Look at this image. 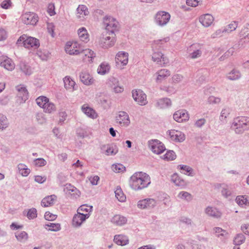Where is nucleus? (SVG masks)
Listing matches in <instances>:
<instances>
[{"instance_id":"f257e3e1","label":"nucleus","mask_w":249,"mask_h":249,"mask_svg":"<svg viewBox=\"0 0 249 249\" xmlns=\"http://www.w3.org/2000/svg\"><path fill=\"white\" fill-rule=\"evenodd\" d=\"M150 183V177L146 173L137 172L130 178V184L131 187L135 190L144 188Z\"/></svg>"},{"instance_id":"f03ea898","label":"nucleus","mask_w":249,"mask_h":249,"mask_svg":"<svg viewBox=\"0 0 249 249\" xmlns=\"http://www.w3.org/2000/svg\"><path fill=\"white\" fill-rule=\"evenodd\" d=\"M232 127L236 132L249 129V117L246 116L238 117L234 120Z\"/></svg>"},{"instance_id":"7ed1b4c3","label":"nucleus","mask_w":249,"mask_h":249,"mask_svg":"<svg viewBox=\"0 0 249 249\" xmlns=\"http://www.w3.org/2000/svg\"><path fill=\"white\" fill-rule=\"evenodd\" d=\"M116 35L114 33L105 32L100 38L99 44L103 48H109L115 44Z\"/></svg>"},{"instance_id":"20e7f679","label":"nucleus","mask_w":249,"mask_h":249,"mask_svg":"<svg viewBox=\"0 0 249 249\" xmlns=\"http://www.w3.org/2000/svg\"><path fill=\"white\" fill-rule=\"evenodd\" d=\"M18 43L23 44L24 47L27 48H37L39 47V41L36 38L28 36L26 35L21 36L18 40Z\"/></svg>"},{"instance_id":"39448f33","label":"nucleus","mask_w":249,"mask_h":249,"mask_svg":"<svg viewBox=\"0 0 249 249\" xmlns=\"http://www.w3.org/2000/svg\"><path fill=\"white\" fill-rule=\"evenodd\" d=\"M170 14L164 11H160L155 15L154 20L155 23L160 26L166 25L170 21Z\"/></svg>"},{"instance_id":"423d86ee","label":"nucleus","mask_w":249,"mask_h":249,"mask_svg":"<svg viewBox=\"0 0 249 249\" xmlns=\"http://www.w3.org/2000/svg\"><path fill=\"white\" fill-rule=\"evenodd\" d=\"M81 45L77 41H68L65 47L66 53L70 55H78L81 53Z\"/></svg>"},{"instance_id":"0eeeda50","label":"nucleus","mask_w":249,"mask_h":249,"mask_svg":"<svg viewBox=\"0 0 249 249\" xmlns=\"http://www.w3.org/2000/svg\"><path fill=\"white\" fill-rule=\"evenodd\" d=\"M21 19L26 24L35 25L38 21V17L34 12H26L21 15Z\"/></svg>"},{"instance_id":"6e6552de","label":"nucleus","mask_w":249,"mask_h":249,"mask_svg":"<svg viewBox=\"0 0 249 249\" xmlns=\"http://www.w3.org/2000/svg\"><path fill=\"white\" fill-rule=\"evenodd\" d=\"M128 62V54L127 53L121 51L119 52L115 57V62L116 66L123 69L124 66L127 65Z\"/></svg>"},{"instance_id":"1a4fd4ad","label":"nucleus","mask_w":249,"mask_h":249,"mask_svg":"<svg viewBox=\"0 0 249 249\" xmlns=\"http://www.w3.org/2000/svg\"><path fill=\"white\" fill-rule=\"evenodd\" d=\"M104 24L106 25V31L114 33L117 30L118 22L113 18L108 17L104 18Z\"/></svg>"},{"instance_id":"9d476101","label":"nucleus","mask_w":249,"mask_h":249,"mask_svg":"<svg viewBox=\"0 0 249 249\" xmlns=\"http://www.w3.org/2000/svg\"><path fill=\"white\" fill-rule=\"evenodd\" d=\"M149 144L152 151L156 154H161L165 149L164 144L158 140L151 141Z\"/></svg>"},{"instance_id":"9b49d317","label":"nucleus","mask_w":249,"mask_h":249,"mask_svg":"<svg viewBox=\"0 0 249 249\" xmlns=\"http://www.w3.org/2000/svg\"><path fill=\"white\" fill-rule=\"evenodd\" d=\"M134 100L140 105H144L147 103L146 95L141 90H133L132 92Z\"/></svg>"},{"instance_id":"f8f14e48","label":"nucleus","mask_w":249,"mask_h":249,"mask_svg":"<svg viewBox=\"0 0 249 249\" xmlns=\"http://www.w3.org/2000/svg\"><path fill=\"white\" fill-rule=\"evenodd\" d=\"M116 122L119 124L121 126H127L130 124V120L129 119L128 114L124 111H120L119 112L118 115L116 116Z\"/></svg>"},{"instance_id":"ddd939ff","label":"nucleus","mask_w":249,"mask_h":249,"mask_svg":"<svg viewBox=\"0 0 249 249\" xmlns=\"http://www.w3.org/2000/svg\"><path fill=\"white\" fill-rule=\"evenodd\" d=\"M0 66L8 71H12L15 67L13 60L5 55L0 56Z\"/></svg>"},{"instance_id":"4468645a","label":"nucleus","mask_w":249,"mask_h":249,"mask_svg":"<svg viewBox=\"0 0 249 249\" xmlns=\"http://www.w3.org/2000/svg\"><path fill=\"white\" fill-rule=\"evenodd\" d=\"M173 118L177 122L183 123L189 120V115L185 110H178L173 114Z\"/></svg>"},{"instance_id":"2eb2a0df","label":"nucleus","mask_w":249,"mask_h":249,"mask_svg":"<svg viewBox=\"0 0 249 249\" xmlns=\"http://www.w3.org/2000/svg\"><path fill=\"white\" fill-rule=\"evenodd\" d=\"M18 91L17 96L20 103L24 102L28 98V92L23 85H18L16 87Z\"/></svg>"},{"instance_id":"dca6fc26","label":"nucleus","mask_w":249,"mask_h":249,"mask_svg":"<svg viewBox=\"0 0 249 249\" xmlns=\"http://www.w3.org/2000/svg\"><path fill=\"white\" fill-rule=\"evenodd\" d=\"M156 205V201L152 198H146L138 202L137 206L139 209H149L153 208Z\"/></svg>"},{"instance_id":"f3484780","label":"nucleus","mask_w":249,"mask_h":249,"mask_svg":"<svg viewBox=\"0 0 249 249\" xmlns=\"http://www.w3.org/2000/svg\"><path fill=\"white\" fill-rule=\"evenodd\" d=\"M171 74L169 70L162 69L159 70L155 74V81L158 83H160L167 78Z\"/></svg>"},{"instance_id":"a211bd4d","label":"nucleus","mask_w":249,"mask_h":249,"mask_svg":"<svg viewBox=\"0 0 249 249\" xmlns=\"http://www.w3.org/2000/svg\"><path fill=\"white\" fill-rule=\"evenodd\" d=\"M80 53L82 54L83 60L89 63L92 62L93 59L96 56V53L94 51L89 48L83 50H81Z\"/></svg>"},{"instance_id":"6ab92c4d","label":"nucleus","mask_w":249,"mask_h":249,"mask_svg":"<svg viewBox=\"0 0 249 249\" xmlns=\"http://www.w3.org/2000/svg\"><path fill=\"white\" fill-rule=\"evenodd\" d=\"M199 21L205 27L210 26L214 21V18L210 14H205L200 16Z\"/></svg>"},{"instance_id":"aec40b11","label":"nucleus","mask_w":249,"mask_h":249,"mask_svg":"<svg viewBox=\"0 0 249 249\" xmlns=\"http://www.w3.org/2000/svg\"><path fill=\"white\" fill-rule=\"evenodd\" d=\"M171 139L176 142H182L185 140V135L181 132L176 130H170L168 132Z\"/></svg>"},{"instance_id":"412c9836","label":"nucleus","mask_w":249,"mask_h":249,"mask_svg":"<svg viewBox=\"0 0 249 249\" xmlns=\"http://www.w3.org/2000/svg\"><path fill=\"white\" fill-rule=\"evenodd\" d=\"M189 52V57L191 59H196L199 57L202 54V52L198 45L193 44L188 49Z\"/></svg>"},{"instance_id":"4be33fe9","label":"nucleus","mask_w":249,"mask_h":249,"mask_svg":"<svg viewBox=\"0 0 249 249\" xmlns=\"http://www.w3.org/2000/svg\"><path fill=\"white\" fill-rule=\"evenodd\" d=\"M88 218L87 214L78 212L74 215L72 219V224L75 227H79L81 225L83 222Z\"/></svg>"},{"instance_id":"5701e85b","label":"nucleus","mask_w":249,"mask_h":249,"mask_svg":"<svg viewBox=\"0 0 249 249\" xmlns=\"http://www.w3.org/2000/svg\"><path fill=\"white\" fill-rule=\"evenodd\" d=\"M81 81L86 85H91L94 83L93 77L87 71L82 72L80 76Z\"/></svg>"},{"instance_id":"b1692460","label":"nucleus","mask_w":249,"mask_h":249,"mask_svg":"<svg viewBox=\"0 0 249 249\" xmlns=\"http://www.w3.org/2000/svg\"><path fill=\"white\" fill-rule=\"evenodd\" d=\"M78 37L81 41L88 42L89 40V35L85 27H81L77 31Z\"/></svg>"},{"instance_id":"393cba45","label":"nucleus","mask_w":249,"mask_h":249,"mask_svg":"<svg viewBox=\"0 0 249 249\" xmlns=\"http://www.w3.org/2000/svg\"><path fill=\"white\" fill-rule=\"evenodd\" d=\"M152 59L154 62H156L160 65L165 64L167 61L166 57L160 52L154 53L152 55Z\"/></svg>"},{"instance_id":"a878e982","label":"nucleus","mask_w":249,"mask_h":249,"mask_svg":"<svg viewBox=\"0 0 249 249\" xmlns=\"http://www.w3.org/2000/svg\"><path fill=\"white\" fill-rule=\"evenodd\" d=\"M63 82L64 83V87L67 90L73 91L75 89L74 86L75 82L70 76H66L63 78Z\"/></svg>"},{"instance_id":"bb28decb","label":"nucleus","mask_w":249,"mask_h":249,"mask_svg":"<svg viewBox=\"0 0 249 249\" xmlns=\"http://www.w3.org/2000/svg\"><path fill=\"white\" fill-rule=\"evenodd\" d=\"M82 111L89 117L95 119L97 117V114L94 110L89 107L87 105H84L82 107Z\"/></svg>"},{"instance_id":"cd10ccee","label":"nucleus","mask_w":249,"mask_h":249,"mask_svg":"<svg viewBox=\"0 0 249 249\" xmlns=\"http://www.w3.org/2000/svg\"><path fill=\"white\" fill-rule=\"evenodd\" d=\"M89 14L88 8L84 5H80L77 8V17L78 18H84Z\"/></svg>"},{"instance_id":"c85d7f7f","label":"nucleus","mask_w":249,"mask_h":249,"mask_svg":"<svg viewBox=\"0 0 249 249\" xmlns=\"http://www.w3.org/2000/svg\"><path fill=\"white\" fill-rule=\"evenodd\" d=\"M110 66L106 62H102L97 68V72L100 75H105L109 72Z\"/></svg>"},{"instance_id":"c756f323","label":"nucleus","mask_w":249,"mask_h":249,"mask_svg":"<svg viewBox=\"0 0 249 249\" xmlns=\"http://www.w3.org/2000/svg\"><path fill=\"white\" fill-rule=\"evenodd\" d=\"M56 196L51 195L44 197L41 201V205L43 207H49L52 205L56 201Z\"/></svg>"},{"instance_id":"7c9ffc66","label":"nucleus","mask_w":249,"mask_h":249,"mask_svg":"<svg viewBox=\"0 0 249 249\" xmlns=\"http://www.w3.org/2000/svg\"><path fill=\"white\" fill-rule=\"evenodd\" d=\"M114 240L117 245L120 246H124L128 243V238L123 235H115Z\"/></svg>"},{"instance_id":"2f4dec72","label":"nucleus","mask_w":249,"mask_h":249,"mask_svg":"<svg viewBox=\"0 0 249 249\" xmlns=\"http://www.w3.org/2000/svg\"><path fill=\"white\" fill-rule=\"evenodd\" d=\"M205 212L208 215L215 218H219L221 216V213L216 208L213 207H207Z\"/></svg>"},{"instance_id":"473e14b6","label":"nucleus","mask_w":249,"mask_h":249,"mask_svg":"<svg viewBox=\"0 0 249 249\" xmlns=\"http://www.w3.org/2000/svg\"><path fill=\"white\" fill-rule=\"evenodd\" d=\"M126 221L125 217L121 215H114L111 220L113 224L117 226H122L125 224Z\"/></svg>"},{"instance_id":"72a5a7b5","label":"nucleus","mask_w":249,"mask_h":249,"mask_svg":"<svg viewBox=\"0 0 249 249\" xmlns=\"http://www.w3.org/2000/svg\"><path fill=\"white\" fill-rule=\"evenodd\" d=\"M236 202L241 206L249 205V196H239L236 198Z\"/></svg>"},{"instance_id":"f704fd0d","label":"nucleus","mask_w":249,"mask_h":249,"mask_svg":"<svg viewBox=\"0 0 249 249\" xmlns=\"http://www.w3.org/2000/svg\"><path fill=\"white\" fill-rule=\"evenodd\" d=\"M115 196L120 202H124L126 200V196L122 189L117 187L115 191Z\"/></svg>"},{"instance_id":"c9c22d12","label":"nucleus","mask_w":249,"mask_h":249,"mask_svg":"<svg viewBox=\"0 0 249 249\" xmlns=\"http://www.w3.org/2000/svg\"><path fill=\"white\" fill-rule=\"evenodd\" d=\"M92 206L87 205H82L78 209L77 212L80 213H84V214H87L88 218L90 216V213L92 211Z\"/></svg>"},{"instance_id":"e433bc0d","label":"nucleus","mask_w":249,"mask_h":249,"mask_svg":"<svg viewBox=\"0 0 249 249\" xmlns=\"http://www.w3.org/2000/svg\"><path fill=\"white\" fill-rule=\"evenodd\" d=\"M19 173L23 177H27L30 173V169L24 164L20 163L18 165Z\"/></svg>"},{"instance_id":"4c0bfd02","label":"nucleus","mask_w":249,"mask_h":249,"mask_svg":"<svg viewBox=\"0 0 249 249\" xmlns=\"http://www.w3.org/2000/svg\"><path fill=\"white\" fill-rule=\"evenodd\" d=\"M15 236L17 239L20 242H25L28 238V234L24 231L17 232Z\"/></svg>"},{"instance_id":"58836bf2","label":"nucleus","mask_w":249,"mask_h":249,"mask_svg":"<svg viewBox=\"0 0 249 249\" xmlns=\"http://www.w3.org/2000/svg\"><path fill=\"white\" fill-rule=\"evenodd\" d=\"M161 158L166 161L173 160L176 158V155L173 151L169 150L161 157Z\"/></svg>"},{"instance_id":"ea45409f","label":"nucleus","mask_w":249,"mask_h":249,"mask_svg":"<svg viewBox=\"0 0 249 249\" xmlns=\"http://www.w3.org/2000/svg\"><path fill=\"white\" fill-rule=\"evenodd\" d=\"M19 67L20 70L26 75H30L33 72L32 69L25 62H21Z\"/></svg>"},{"instance_id":"a19ab883","label":"nucleus","mask_w":249,"mask_h":249,"mask_svg":"<svg viewBox=\"0 0 249 249\" xmlns=\"http://www.w3.org/2000/svg\"><path fill=\"white\" fill-rule=\"evenodd\" d=\"M49 101V100L47 97L43 96H39L36 99L37 105L43 109Z\"/></svg>"},{"instance_id":"79ce46f5","label":"nucleus","mask_w":249,"mask_h":249,"mask_svg":"<svg viewBox=\"0 0 249 249\" xmlns=\"http://www.w3.org/2000/svg\"><path fill=\"white\" fill-rule=\"evenodd\" d=\"M43 110L46 113H51L56 110V107L53 103L50 102L49 101L44 106Z\"/></svg>"},{"instance_id":"37998d69","label":"nucleus","mask_w":249,"mask_h":249,"mask_svg":"<svg viewBox=\"0 0 249 249\" xmlns=\"http://www.w3.org/2000/svg\"><path fill=\"white\" fill-rule=\"evenodd\" d=\"M157 104L160 108H162L170 106L171 105V101L168 98H164L160 100Z\"/></svg>"},{"instance_id":"c03bdc74","label":"nucleus","mask_w":249,"mask_h":249,"mask_svg":"<svg viewBox=\"0 0 249 249\" xmlns=\"http://www.w3.org/2000/svg\"><path fill=\"white\" fill-rule=\"evenodd\" d=\"M172 181L177 186H184L185 183L183 180L181 179L177 174H174L171 177Z\"/></svg>"},{"instance_id":"a18cd8bd","label":"nucleus","mask_w":249,"mask_h":249,"mask_svg":"<svg viewBox=\"0 0 249 249\" xmlns=\"http://www.w3.org/2000/svg\"><path fill=\"white\" fill-rule=\"evenodd\" d=\"M113 171L116 173H123L125 170V167L122 164H114L111 166Z\"/></svg>"},{"instance_id":"49530a36","label":"nucleus","mask_w":249,"mask_h":249,"mask_svg":"<svg viewBox=\"0 0 249 249\" xmlns=\"http://www.w3.org/2000/svg\"><path fill=\"white\" fill-rule=\"evenodd\" d=\"M45 228L48 231H57L60 230V225L59 224L50 223V224H46Z\"/></svg>"},{"instance_id":"de8ad7c7","label":"nucleus","mask_w":249,"mask_h":249,"mask_svg":"<svg viewBox=\"0 0 249 249\" xmlns=\"http://www.w3.org/2000/svg\"><path fill=\"white\" fill-rule=\"evenodd\" d=\"M178 197L182 200L190 201L192 199V197L190 194L187 192H181L178 195Z\"/></svg>"},{"instance_id":"09e8293b","label":"nucleus","mask_w":249,"mask_h":249,"mask_svg":"<svg viewBox=\"0 0 249 249\" xmlns=\"http://www.w3.org/2000/svg\"><path fill=\"white\" fill-rule=\"evenodd\" d=\"M228 77L229 79L234 80L238 79L240 76V72L235 70H233L228 74Z\"/></svg>"},{"instance_id":"8fccbe9b","label":"nucleus","mask_w":249,"mask_h":249,"mask_svg":"<svg viewBox=\"0 0 249 249\" xmlns=\"http://www.w3.org/2000/svg\"><path fill=\"white\" fill-rule=\"evenodd\" d=\"M238 23L235 21L231 22L224 29L223 32L230 33L234 31L237 27Z\"/></svg>"},{"instance_id":"3c124183","label":"nucleus","mask_w":249,"mask_h":249,"mask_svg":"<svg viewBox=\"0 0 249 249\" xmlns=\"http://www.w3.org/2000/svg\"><path fill=\"white\" fill-rule=\"evenodd\" d=\"M8 126V121L4 115L0 113V129H3Z\"/></svg>"},{"instance_id":"603ef678","label":"nucleus","mask_w":249,"mask_h":249,"mask_svg":"<svg viewBox=\"0 0 249 249\" xmlns=\"http://www.w3.org/2000/svg\"><path fill=\"white\" fill-rule=\"evenodd\" d=\"M230 114V109L229 108L226 107L223 108L221 112V115L220 116V119L221 121H224L226 119V118L229 116Z\"/></svg>"},{"instance_id":"864d4df0","label":"nucleus","mask_w":249,"mask_h":249,"mask_svg":"<svg viewBox=\"0 0 249 249\" xmlns=\"http://www.w3.org/2000/svg\"><path fill=\"white\" fill-rule=\"evenodd\" d=\"M245 240L244 235L240 234L237 235L234 239V243L236 245H239L242 244Z\"/></svg>"},{"instance_id":"5fc2aeb1","label":"nucleus","mask_w":249,"mask_h":249,"mask_svg":"<svg viewBox=\"0 0 249 249\" xmlns=\"http://www.w3.org/2000/svg\"><path fill=\"white\" fill-rule=\"evenodd\" d=\"M178 167H179L180 169L182 171V173L188 175L191 174L192 170L190 167L186 165H179Z\"/></svg>"},{"instance_id":"6e6d98bb","label":"nucleus","mask_w":249,"mask_h":249,"mask_svg":"<svg viewBox=\"0 0 249 249\" xmlns=\"http://www.w3.org/2000/svg\"><path fill=\"white\" fill-rule=\"evenodd\" d=\"M208 102L210 104H217L221 102V98L214 96H211L209 97Z\"/></svg>"},{"instance_id":"4d7b16f0","label":"nucleus","mask_w":249,"mask_h":249,"mask_svg":"<svg viewBox=\"0 0 249 249\" xmlns=\"http://www.w3.org/2000/svg\"><path fill=\"white\" fill-rule=\"evenodd\" d=\"M47 12L48 14L51 16L55 15L56 13L55 12V7L54 4L50 3L48 4Z\"/></svg>"},{"instance_id":"13d9d810","label":"nucleus","mask_w":249,"mask_h":249,"mask_svg":"<svg viewBox=\"0 0 249 249\" xmlns=\"http://www.w3.org/2000/svg\"><path fill=\"white\" fill-rule=\"evenodd\" d=\"M200 2V0H187L186 4L189 6L196 7L197 6Z\"/></svg>"},{"instance_id":"bf43d9fd","label":"nucleus","mask_w":249,"mask_h":249,"mask_svg":"<svg viewBox=\"0 0 249 249\" xmlns=\"http://www.w3.org/2000/svg\"><path fill=\"white\" fill-rule=\"evenodd\" d=\"M34 164L36 166H43L46 164V161L42 158H38L34 160Z\"/></svg>"},{"instance_id":"052dcab7","label":"nucleus","mask_w":249,"mask_h":249,"mask_svg":"<svg viewBox=\"0 0 249 249\" xmlns=\"http://www.w3.org/2000/svg\"><path fill=\"white\" fill-rule=\"evenodd\" d=\"M214 231L218 236H226L228 234V233L226 231H225L219 227L215 228L214 229Z\"/></svg>"},{"instance_id":"680f3d73","label":"nucleus","mask_w":249,"mask_h":249,"mask_svg":"<svg viewBox=\"0 0 249 249\" xmlns=\"http://www.w3.org/2000/svg\"><path fill=\"white\" fill-rule=\"evenodd\" d=\"M37 216L36 210L35 208L31 209L27 213V217L29 219H33Z\"/></svg>"},{"instance_id":"e2e57ef3","label":"nucleus","mask_w":249,"mask_h":249,"mask_svg":"<svg viewBox=\"0 0 249 249\" xmlns=\"http://www.w3.org/2000/svg\"><path fill=\"white\" fill-rule=\"evenodd\" d=\"M45 218L49 221L54 220L56 218V215L50 212H46L44 215Z\"/></svg>"},{"instance_id":"0e129e2a","label":"nucleus","mask_w":249,"mask_h":249,"mask_svg":"<svg viewBox=\"0 0 249 249\" xmlns=\"http://www.w3.org/2000/svg\"><path fill=\"white\" fill-rule=\"evenodd\" d=\"M183 76L179 74H175L173 75L172 80L173 83H178L182 81Z\"/></svg>"},{"instance_id":"69168bd1","label":"nucleus","mask_w":249,"mask_h":249,"mask_svg":"<svg viewBox=\"0 0 249 249\" xmlns=\"http://www.w3.org/2000/svg\"><path fill=\"white\" fill-rule=\"evenodd\" d=\"M54 26L52 23H48L47 24V30L48 32L51 34L52 36H54Z\"/></svg>"},{"instance_id":"338daca9","label":"nucleus","mask_w":249,"mask_h":249,"mask_svg":"<svg viewBox=\"0 0 249 249\" xmlns=\"http://www.w3.org/2000/svg\"><path fill=\"white\" fill-rule=\"evenodd\" d=\"M12 2L10 0H4L1 3V7L3 9H8L11 6Z\"/></svg>"},{"instance_id":"774afa93","label":"nucleus","mask_w":249,"mask_h":249,"mask_svg":"<svg viewBox=\"0 0 249 249\" xmlns=\"http://www.w3.org/2000/svg\"><path fill=\"white\" fill-rule=\"evenodd\" d=\"M46 180L45 176H36L35 177V180L39 183H42Z\"/></svg>"}]
</instances>
